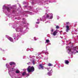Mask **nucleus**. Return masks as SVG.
<instances>
[{
  "mask_svg": "<svg viewBox=\"0 0 78 78\" xmlns=\"http://www.w3.org/2000/svg\"><path fill=\"white\" fill-rule=\"evenodd\" d=\"M36 23H37V24H39V22H36Z\"/></svg>",
  "mask_w": 78,
  "mask_h": 78,
  "instance_id": "21",
  "label": "nucleus"
},
{
  "mask_svg": "<svg viewBox=\"0 0 78 78\" xmlns=\"http://www.w3.org/2000/svg\"><path fill=\"white\" fill-rule=\"evenodd\" d=\"M56 28L57 29H58V28H59V27L58 26H57Z\"/></svg>",
  "mask_w": 78,
  "mask_h": 78,
  "instance_id": "15",
  "label": "nucleus"
},
{
  "mask_svg": "<svg viewBox=\"0 0 78 78\" xmlns=\"http://www.w3.org/2000/svg\"><path fill=\"white\" fill-rule=\"evenodd\" d=\"M46 42L47 43H48V42H50V41L49 40H46Z\"/></svg>",
  "mask_w": 78,
  "mask_h": 78,
  "instance_id": "14",
  "label": "nucleus"
},
{
  "mask_svg": "<svg viewBox=\"0 0 78 78\" xmlns=\"http://www.w3.org/2000/svg\"><path fill=\"white\" fill-rule=\"evenodd\" d=\"M12 69H14V68H12Z\"/></svg>",
  "mask_w": 78,
  "mask_h": 78,
  "instance_id": "22",
  "label": "nucleus"
},
{
  "mask_svg": "<svg viewBox=\"0 0 78 78\" xmlns=\"http://www.w3.org/2000/svg\"><path fill=\"white\" fill-rule=\"evenodd\" d=\"M39 69H40V68H39Z\"/></svg>",
  "mask_w": 78,
  "mask_h": 78,
  "instance_id": "26",
  "label": "nucleus"
},
{
  "mask_svg": "<svg viewBox=\"0 0 78 78\" xmlns=\"http://www.w3.org/2000/svg\"><path fill=\"white\" fill-rule=\"evenodd\" d=\"M24 7H27V6H25Z\"/></svg>",
  "mask_w": 78,
  "mask_h": 78,
  "instance_id": "23",
  "label": "nucleus"
},
{
  "mask_svg": "<svg viewBox=\"0 0 78 78\" xmlns=\"http://www.w3.org/2000/svg\"><path fill=\"white\" fill-rule=\"evenodd\" d=\"M39 67L40 68H41L42 70H43L44 68V65L42 64H40L39 65Z\"/></svg>",
  "mask_w": 78,
  "mask_h": 78,
  "instance_id": "5",
  "label": "nucleus"
},
{
  "mask_svg": "<svg viewBox=\"0 0 78 78\" xmlns=\"http://www.w3.org/2000/svg\"><path fill=\"white\" fill-rule=\"evenodd\" d=\"M65 63L66 64H67V65H69V62L68 60H65Z\"/></svg>",
  "mask_w": 78,
  "mask_h": 78,
  "instance_id": "8",
  "label": "nucleus"
},
{
  "mask_svg": "<svg viewBox=\"0 0 78 78\" xmlns=\"http://www.w3.org/2000/svg\"><path fill=\"white\" fill-rule=\"evenodd\" d=\"M27 70L28 73H31V72H33L34 71V68L33 66L31 67L30 66H29Z\"/></svg>",
  "mask_w": 78,
  "mask_h": 78,
  "instance_id": "1",
  "label": "nucleus"
},
{
  "mask_svg": "<svg viewBox=\"0 0 78 78\" xmlns=\"http://www.w3.org/2000/svg\"><path fill=\"white\" fill-rule=\"evenodd\" d=\"M14 39H16V38H14Z\"/></svg>",
  "mask_w": 78,
  "mask_h": 78,
  "instance_id": "25",
  "label": "nucleus"
},
{
  "mask_svg": "<svg viewBox=\"0 0 78 78\" xmlns=\"http://www.w3.org/2000/svg\"><path fill=\"white\" fill-rule=\"evenodd\" d=\"M50 19H53V16H50Z\"/></svg>",
  "mask_w": 78,
  "mask_h": 78,
  "instance_id": "16",
  "label": "nucleus"
},
{
  "mask_svg": "<svg viewBox=\"0 0 78 78\" xmlns=\"http://www.w3.org/2000/svg\"><path fill=\"white\" fill-rule=\"evenodd\" d=\"M27 75V73L25 72H23V73H22V76H25V75Z\"/></svg>",
  "mask_w": 78,
  "mask_h": 78,
  "instance_id": "10",
  "label": "nucleus"
},
{
  "mask_svg": "<svg viewBox=\"0 0 78 78\" xmlns=\"http://www.w3.org/2000/svg\"><path fill=\"white\" fill-rule=\"evenodd\" d=\"M49 15H46V17H47V18H48V17H49Z\"/></svg>",
  "mask_w": 78,
  "mask_h": 78,
  "instance_id": "17",
  "label": "nucleus"
},
{
  "mask_svg": "<svg viewBox=\"0 0 78 78\" xmlns=\"http://www.w3.org/2000/svg\"><path fill=\"white\" fill-rule=\"evenodd\" d=\"M57 33H58V31H57V30H55L53 33V36H56Z\"/></svg>",
  "mask_w": 78,
  "mask_h": 78,
  "instance_id": "6",
  "label": "nucleus"
},
{
  "mask_svg": "<svg viewBox=\"0 0 78 78\" xmlns=\"http://www.w3.org/2000/svg\"><path fill=\"white\" fill-rule=\"evenodd\" d=\"M37 20H39V19H38Z\"/></svg>",
  "mask_w": 78,
  "mask_h": 78,
  "instance_id": "24",
  "label": "nucleus"
},
{
  "mask_svg": "<svg viewBox=\"0 0 78 78\" xmlns=\"http://www.w3.org/2000/svg\"><path fill=\"white\" fill-rule=\"evenodd\" d=\"M78 47L77 46H76L73 48L72 49L73 51H71L72 53L75 54L76 53H78V51H76V48H77Z\"/></svg>",
  "mask_w": 78,
  "mask_h": 78,
  "instance_id": "2",
  "label": "nucleus"
},
{
  "mask_svg": "<svg viewBox=\"0 0 78 78\" xmlns=\"http://www.w3.org/2000/svg\"><path fill=\"white\" fill-rule=\"evenodd\" d=\"M48 75L49 76L50 75V73H48Z\"/></svg>",
  "mask_w": 78,
  "mask_h": 78,
  "instance_id": "19",
  "label": "nucleus"
},
{
  "mask_svg": "<svg viewBox=\"0 0 78 78\" xmlns=\"http://www.w3.org/2000/svg\"><path fill=\"white\" fill-rule=\"evenodd\" d=\"M16 73H20V71L19 70H17L16 71Z\"/></svg>",
  "mask_w": 78,
  "mask_h": 78,
  "instance_id": "12",
  "label": "nucleus"
},
{
  "mask_svg": "<svg viewBox=\"0 0 78 78\" xmlns=\"http://www.w3.org/2000/svg\"><path fill=\"white\" fill-rule=\"evenodd\" d=\"M51 31L52 32H53V29H52L51 30Z\"/></svg>",
  "mask_w": 78,
  "mask_h": 78,
  "instance_id": "20",
  "label": "nucleus"
},
{
  "mask_svg": "<svg viewBox=\"0 0 78 78\" xmlns=\"http://www.w3.org/2000/svg\"><path fill=\"white\" fill-rule=\"evenodd\" d=\"M8 39L9 40V41H10L11 42H12L13 41V40L12 39V38H11V37H9L8 38Z\"/></svg>",
  "mask_w": 78,
  "mask_h": 78,
  "instance_id": "9",
  "label": "nucleus"
},
{
  "mask_svg": "<svg viewBox=\"0 0 78 78\" xmlns=\"http://www.w3.org/2000/svg\"><path fill=\"white\" fill-rule=\"evenodd\" d=\"M71 49L70 48H68L67 51L68 53H70L71 51Z\"/></svg>",
  "mask_w": 78,
  "mask_h": 78,
  "instance_id": "11",
  "label": "nucleus"
},
{
  "mask_svg": "<svg viewBox=\"0 0 78 78\" xmlns=\"http://www.w3.org/2000/svg\"><path fill=\"white\" fill-rule=\"evenodd\" d=\"M69 22H66V25H67L66 27V32H68L69 30V26H68V25H69Z\"/></svg>",
  "mask_w": 78,
  "mask_h": 78,
  "instance_id": "3",
  "label": "nucleus"
},
{
  "mask_svg": "<svg viewBox=\"0 0 78 78\" xmlns=\"http://www.w3.org/2000/svg\"><path fill=\"white\" fill-rule=\"evenodd\" d=\"M10 66H12L13 64V65H16V63L14 62H11L9 63Z\"/></svg>",
  "mask_w": 78,
  "mask_h": 78,
  "instance_id": "7",
  "label": "nucleus"
},
{
  "mask_svg": "<svg viewBox=\"0 0 78 78\" xmlns=\"http://www.w3.org/2000/svg\"><path fill=\"white\" fill-rule=\"evenodd\" d=\"M6 67H8L9 66V65H8V64H6Z\"/></svg>",
  "mask_w": 78,
  "mask_h": 78,
  "instance_id": "18",
  "label": "nucleus"
},
{
  "mask_svg": "<svg viewBox=\"0 0 78 78\" xmlns=\"http://www.w3.org/2000/svg\"><path fill=\"white\" fill-rule=\"evenodd\" d=\"M3 7H5V9H7L8 12H9L10 11H11V9H10V8H9V7H8L7 6H5V5H4Z\"/></svg>",
  "mask_w": 78,
  "mask_h": 78,
  "instance_id": "4",
  "label": "nucleus"
},
{
  "mask_svg": "<svg viewBox=\"0 0 78 78\" xmlns=\"http://www.w3.org/2000/svg\"><path fill=\"white\" fill-rule=\"evenodd\" d=\"M48 66H49V67H50L51 66H52V64L51 63H49L48 64Z\"/></svg>",
  "mask_w": 78,
  "mask_h": 78,
  "instance_id": "13",
  "label": "nucleus"
}]
</instances>
